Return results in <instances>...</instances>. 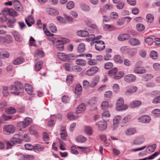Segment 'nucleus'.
Segmentation results:
<instances>
[{
    "instance_id": "obj_1",
    "label": "nucleus",
    "mask_w": 160,
    "mask_h": 160,
    "mask_svg": "<svg viewBox=\"0 0 160 160\" xmlns=\"http://www.w3.org/2000/svg\"><path fill=\"white\" fill-rule=\"evenodd\" d=\"M14 86L11 85L9 87V90L12 91L11 93L12 94L18 95L20 93L23 92L24 88L23 85L19 81L14 82Z\"/></svg>"
},
{
    "instance_id": "obj_2",
    "label": "nucleus",
    "mask_w": 160,
    "mask_h": 160,
    "mask_svg": "<svg viewBox=\"0 0 160 160\" xmlns=\"http://www.w3.org/2000/svg\"><path fill=\"white\" fill-rule=\"evenodd\" d=\"M11 142H7V148L8 149L11 148L12 146L15 145L20 143L22 140L20 139L19 136L18 134H15L11 139Z\"/></svg>"
},
{
    "instance_id": "obj_3",
    "label": "nucleus",
    "mask_w": 160,
    "mask_h": 160,
    "mask_svg": "<svg viewBox=\"0 0 160 160\" xmlns=\"http://www.w3.org/2000/svg\"><path fill=\"white\" fill-rule=\"evenodd\" d=\"M116 109L118 111L124 110L127 109L128 106L124 104V101L122 98H119L117 100L116 104Z\"/></svg>"
},
{
    "instance_id": "obj_4",
    "label": "nucleus",
    "mask_w": 160,
    "mask_h": 160,
    "mask_svg": "<svg viewBox=\"0 0 160 160\" xmlns=\"http://www.w3.org/2000/svg\"><path fill=\"white\" fill-rule=\"evenodd\" d=\"M3 131L8 133H13L15 131V127L12 125H8L5 126L3 128Z\"/></svg>"
},
{
    "instance_id": "obj_5",
    "label": "nucleus",
    "mask_w": 160,
    "mask_h": 160,
    "mask_svg": "<svg viewBox=\"0 0 160 160\" xmlns=\"http://www.w3.org/2000/svg\"><path fill=\"white\" fill-rule=\"evenodd\" d=\"M136 76L133 74H128L124 77L125 81L128 83L133 82L136 81Z\"/></svg>"
},
{
    "instance_id": "obj_6",
    "label": "nucleus",
    "mask_w": 160,
    "mask_h": 160,
    "mask_svg": "<svg viewBox=\"0 0 160 160\" xmlns=\"http://www.w3.org/2000/svg\"><path fill=\"white\" fill-rule=\"evenodd\" d=\"M95 42L96 43L95 46V48L97 50L101 51L105 48L104 42L103 41L101 40H96V41H95Z\"/></svg>"
},
{
    "instance_id": "obj_7",
    "label": "nucleus",
    "mask_w": 160,
    "mask_h": 160,
    "mask_svg": "<svg viewBox=\"0 0 160 160\" xmlns=\"http://www.w3.org/2000/svg\"><path fill=\"white\" fill-rule=\"evenodd\" d=\"M98 68L96 67H93L89 68L86 72V74L88 76L94 75L98 71Z\"/></svg>"
},
{
    "instance_id": "obj_8",
    "label": "nucleus",
    "mask_w": 160,
    "mask_h": 160,
    "mask_svg": "<svg viewBox=\"0 0 160 160\" xmlns=\"http://www.w3.org/2000/svg\"><path fill=\"white\" fill-rule=\"evenodd\" d=\"M121 119V117L119 115L117 116L114 117L113 120V124L112 129L113 130L117 128L118 126V124L119 123Z\"/></svg>"
},
{
    "instance_id": "obj_9",
    "label": "nucleus",
    "mask_w": 160,
    "mask_h": 160,
    "mask_svg": "<svg viewBox=\"0 0 160 160\" xmlns=\"http://www.w3.org/2000/svg\"><path fill=\"white\" fill-rule=\"evenodd\" d=\"M139 122L143 123H148L151 120V117L147 115H143L138 118Z\"/></svg>"
},
{
    "instance_id": "obj_10",
    "label": "nucleus",
    "mask_w": 160,
    "mask_h": 160,
    "mask_svg": "<svg viewBox=\"0 0 160 160\" xmlns=\"http://www.w3.org/2000/svg\"><path fill=\"white\" fill-rule=\"evenodd\" d=\"M57 56L59 59L63 61H67L70 59L68 55L65 54L63 53H58Z\"/></svg>"
},
{
    "instance_id": "obj_11",
    "label": "nucleus",
    "mask_w": 160,
    "mask_h": 160,
    "mask_svg": "<svg viewBox=\"0 0 160 160\" xmlns=\"http://www.w3.org/2000/svg\"><path fill=\"white\" fill-rule=\"evenodd\" d=\"M133 72L135 73L143 74L145 73L146 70L143 67H137L134 68Z\"/></svg>"
},
{
    "instance_id": "obj_12",
    "label": "nucleus",
    "mask_w": 160,
    "mask_h": 160,
    "mask_svg": "<svg viewBox=\"0 0 160 160\" xmlns=\"http://www.w3.org/2000/svg\"><path fill=\"white\" fill-rule=\"evenodd\" d=\"M13 4L15 8L17 11L21 12L23 10V7L21 5L20 2L18 1H14Z\"/></svg>"
},
{
    "instance_id": "obj_13",
    "label": "nucleus",
    "mask_w": 160,
    "mask_h": 160,
    "mask_svg": "<svg viewBox=\"0 0 160 160\" xmlns=\"http://www.w3.org/2000/svg\"><path fill=\"white\" fill-rule=\"evenodd\" d=\"M137 131L135 128H130L126 130L125 134L126 135L130 136L134 134Z\"/></svg>"
},
{
    "instance_id": "obj_14",
    "label": "nucleus",
    "mask_w": 160,
    "mask_h": 160,
    "mask_svg": "<svg viewBox=\"0 0 160 160\" xmlns=\"http://www.w3.org/2000/svg\"><path fill=\"white\" fill-rule=\"evenodd\" d=\"M24 61V59L22 57H19L13 61L12 63L14 65H18L22 64Z\"/></svg>"
},
{
    "instance_id": "obj_15",
    "label": "nucleus",
    "mask_w": 160,
    "mask_h": 160,
    "mask_svg": "<svg viewBox=\"0 0 160 160\" xmlns=\"http://www.w3.org/2000/svg\"><path fill=\"white\" fill-rule=\"evenodd\" d=\"M106 122H99L96 124L98 126L99 130L102 131L105 129L107 128Z\"/></svg>"
},
{
    "instance_id": "obj_16",
    "label": "nucleus",
    "mask_w": 160,
    "mask_h": 160,
    "mask_svg": "<svg viewBox=\"0 0 160 160\" xmlns=\"http://www.w3.org/2000/svg\"><path fill=\"white\" fill-rule=\"evenodd\" d=\"M130 38L128 34H122L119 35L118 38V40L120 41H123L129 39Z\"/></svg>"
},
{
    "instance_id": "obj_17",
    "label": "nucleus",
    "mask_w": 160,
    "mask_h": 160,
    "mask_svg": "<svg viewBox=\"0 0 160 160\" xmlns=\"http://www.w3.org/2000/svg\"><path fill=\"white\" fill-rule=\"evenodd\" d=\"M131 119V115H128L126 116L122 119L121 124L123 125L127 124L130 121Z\"/></svg>"
},
{
    "instance_id": "obj_18",
    "label": "nucleus",
    "mask_w": 160,
    "mask_h": 160,
    "mask_svg": "<svg viewBox=\"0 0 160 160\" xmlns=\"http://www.w3.org/2000/svg\"><path fill=\"white\" fill-rule=\"evenodd\" d=\"M99 81L98 77H96L93 78L90 83L89 86L91 88H94L98 84Z\"/></svg>"
},
{
    "instance_id": "obj_19",
    "label": "nucleus",
    "mask_w": 160,
    "mask_h": 160,
    "mask_svg": "<svg viewBox=\"0 0 160 160\" xmlns=\"http://www.w3.org/2000/svg\"><path fill=\"white\" fill-rule=\"evenodd\" d=\"M102 118L103 120L105 122L108 121L109 119L108 118L110 116V113L108 111H105L102 113Z\"/></svg>"
},
{
    "instance_id": "obj_20",
    "label": "nucleus",
    "mask_w": 160,
    "mask_h": 160,
    "mask_svg": "<svg viewBox=\"0 0 160 160\" xmlns=\"http://www.w3.org/2000/svg\"><path fill=\"white\" fill-rule=\"evenodd\" d=\"M25 88L26 91L28 94H32L33 92V89L31 85L28 84H25Z\"/></svg>"
},
{
    "instance_id": "obj_21",
    "label": "nucleus",
    "mask_w": 160,
    "mask_h": 160,
    "mask_svg": "<svg viewBox=\"0 0 160 160\" xmlns=\"http://www.w3.org/2000/svg\"><path fill=\"white\" fill-rule=\"evenodd\" d=\"M77 34L79 36L85 37L89 35V33L87 31L85 30H79L77 32Z\"/></svg>"
},
{
    "instance_id": "obj_22",
    "label": "nucleus",
    "mask_w": 160,
    "mask_h": 160,
    "mask_svg": "<svg viewBox=\"0 0 160 160\" xmlns=\"http://www.w3.org/2000/svg\"><path fill=\"white\" fill-rule=\"evenodd\" d=\"M86 109L85 104L82 103L78 106L77 108L76 112L77 113H80L84 111Z\"/></svg>"
},
{
    "instance_id": "obj_23",
    "label": "nucleus",
    "mask_w": 160,
    "mask_h": 160,
    "mask_svg": "<svg viewBox=\"0 0 160 160\" xmlns=\"http://www.w3.org/2000/svg\"><path fill=\"white\" fill-rule=\"evenodd\" d=\"M25 21L26 24L29 27L32 26L30 23L33 24L34 23V20L32 16L30 15L28 18V19H25Z\"/></svg>"
},
{
    "instance_id": "obj_24",
    "label": "nucleus",
    "mask_w": 160,
    "mask_h": 160,
    "mask_svg": "<svg viewBox=\"0 0 160 160\" xmlns=\"http://www.w3.org/2000/svg\"><path fill=\"white\" fill-rule=\"evenodd\" d=\"M64 43L65 42L62 40H58L56 42V48L59 50L62 51L64 49V46L63 45L59 44V43Z\"/></svg>"
},
{
    "instance_id": "obj_25",
    "label": "nucleus",
    "mask_w": 160,
    "mask_h": 160,
    "mask_svg": "<svg viewBox=\"0 0 160 160\" xmlns=\"http://www.w3.org/2000/svg\"><path fill=\"white\" fill-rule=\"evenodd\" d=\"M130 44L133 46H137L140 45V42L139 41L135 38H132L129 41Z\"/></svg>"
},
{
    "instance_id": "obj_26",
    "label": "nucleus",
    "mask_w": 160,
    "mask_h": 160,
    "mask_svg": "<svg viewBox=\"0 0 160 160\" xmlns=\"http://www.w3.org/2000/svg\"><path fill=\"white\" fill-rule=\"evenodd\" d=\"M12 35L15 40L20 42L22 41V38L20 34L17 32H12Z\"/></svg>"
},
{
    "instance_id": "obj_27",
    "label": "nucleus",
    "mask_w": 160,
    "mask_h": 160,
    "mask_svg": "<svg viewBox=\"0 0 160 160\" xmlns=\"http://www.w3.org/2000/svg\"><path fill=\"white\" fill-rule=\"evenodd\" d=\"M142 102L140 101H135L131 103L130 107L131 108H134L139 106L142 104Z\"/></svg>"
},
{
    "instance_id": "obj_28",
    "label": "nucleus",
    "mask_w": 160,
    "mask_h": 160,
    "mask_svg": "<svg viewBox=\"0 0 160 160\" xmlns=\"http://www.w3.org/2000/svg\"><path fill=\"white\" fill-rule=\"evenodd\" d=\"M82 91V86L79 84L77 85L75 88V93L77 96L80 95Z\"/></svg>"
},
{
    "instance_id": "obj_29",
    "label": "nucleus",
    "mask_w": 160,
    "mask_h": 160,
    "mask_svg": "<svg viewBox=\"0 0 160 160\" xmlns=\"http://www.w3.org/2000/svg\"><path fill=\"white\" fill-rule=\"evenodd\" d=\"M16 21V20L14 18H12V19H8L7 23L8 26L9 28H13L14 27L13 24Z\"/></svg>"
},
{
    "instance_id": "obj_30",
    "label": "nucleus",
    "mask_w": 160,
    "mask_h": 160,
    "mask_svg": "<svg viewBox=\"0 0 160 160\" xmlns=\"http://www.w3.org/2000/svg\"><path fill=\"white\" fill-rule=\"evenodd\" d=\"M124 74V73L123 72H117L115 76L113 77V78L115 80H118L122 77Z\"/></svg>"
},
{
    "instance_id": "obj_31",
    "label": "nucleus",
    "mask_w": 160,
    "mask_h": 160,
    "mask_svg": "<svg viewBox=\"0 0 160 160\" xmlns=\"http://www.w3.org/2000/svg\"><path fill=\"white\" fill-rule=\"evenodd\" d=\"M43 62L42 61H40L37 62L35 64V69L36 71H38L40 70L42 68Z\"/></svg>"
},
{
    "instance_id": "obj_32",
    "label": "nucleus",
    "mask_w": 160,
    "mask_h": 160,
    "mask_svg": "<svg viewBox=\"0 0 160 160\" xmlns=\"http://www.w3.org/2000/svg\"><path fill=\"white\" fill-rule=\"evenodd\" d=\"M47 12L50 15H57L58 14V12L56 10L52 8H48Z\"/></svg>"
},
{
    "instance_id": "obj_33",
    "label": "nucleus",
    "mask_w": 160,
    "mask_h": 160,
    "mask_svg": "<svg viewBox=\"0 0 160 160\" xmlns=\"http://www.w3.org/2000/svg\"><path fill=\"white\" fill-rule=\"evenodd\" d=\"M43 52L42 50H38L35 51L34 56L36 58H40L43 56Z\"/></svg>"
},
{
    "instance_id": "obj_34",
    "label": "nucleus",
    "mask_w": 160,
    "mask_h": 160,
    "mask_svg": "<svg viewBox=\"0 0 160 160\" xmlns=\"http://www.w3.org/2000/svg\"><path fill=\"white\" fill-rule=\"evenodd\" d=\"M4 43H10L11 42L13 39L11 36L10 35H7L4 37H3Z\"/></svg>"
},
{
    "instance_id": "obj_35",
    "label": "nucleus",
    "mask_w": 160,
    "mask_h": 160,
    "mask_svg": "<svg viewBox=\"0 0 160 160\" xmlns=\"http://www.w3.org/2000/svg\"><path fill=\"white\" fill-rule=\"evenodd\" d=\"M29 131L31 134L34 135L36 137H38V133L35 130L34 126H31L29 128Z\"/></svg>"
},
{
    "instance_id": "obj_36",
    "label": "nucleus",
    "mask_w": 160,
    "mask_h": 160,
    "mask_svg": "<svg viewBox=\"0 0 160 160\" xmlns=\"http://www.w3.org/2000/svg\"><path fill=\"white\" fill-rule=\"evenodd\" d=\"M137 90V88L136 86H132L130 88L127 89L126 93V94H131L134 93Z\"/></svg>"
},
{
    "instance_id": "obj_37",
    "label": "nucleus",
    "mask_w": 160,
    "mask_h": 160,
    "mask_svg": "<svg viewBox=\"0 0 160 160\" xmlns=\"http://www.w3.org/2000/svg\"><path fill=\"white\" fill-rule=\"evenodd\" d=\"M114 61L119 63H121L123 62V59L119 55H115L114 57Z\"/></svg>"
},
{
    "instance_id": "obj_38",
    "label": "nucleus",
    "mask_w": 160,
    "mask_h": 160,
    "mask_svg": "<svg viewBox=\"0 0 160 160\" xmlns=\"http://www.w3.org/2000/svg\"><path fill=\"white\" fill-rule=\"evenodd\" d=\"M144 139L142 138H137L133 141L134 144L138 145L142 143L144 141Z\"/></svg>"
},
{
    "instance_id": "obj_39",
    "label": "nucleus",
    "mask_w": 160,
    "mask_h": 160,
    "mask_svg": "<svg viewBox=\"0 0 160 160\" xmlns=\"http://www.w3.org/2000/svg\"><path fill=\"white\" fill-rule=\"evenodd\" d=\"M6 112L8 114H12L16 112V110L14 108L10 107L6 108Z\"/></svg>"
},
{
    "instance_id": "obj_40",
    "label": "nucleus",
    "mask_w": 160,
    "mask_h": 160,
    "mask_svg": "<svg viewBox=\"0 0 160 160\" xmlns=\"http://www.w3.org/2000/svg\"><path fill=\"white\" fill-rule=\"evenodd\" d=\"M28 125V124L25 122L24 121L19 122L17 124L18 127L20 129L24 128L27 127Z\"/></svg>"
},
{
    "instance_id": "obj_41",
    "label": "nucleus",
    "mask_w": 160,
    "mask_h": 160,
    "mask_svg": "<svg viewBox=\"0 0 160 160\" xmlns=\"http://www.w3.org/2000/svg\"><path fill=\"white\" fill-rule=\"evenodd\" d=\"M64 66L66 70L70 72L73 71V66L71 64L65 63L64 64Z\"/></svg>"
},
{
    "instance_id": "obj_42",
    "label": "nucleus",
    "mask_w": 160,
    "mask_h": 160,
    "mask_svg": "<svg viewBox=\"0 0 160 160\" xmlns=\"http://www.w3.org/2000/svg\"><path fill=\"white\" fill-rule=\"evenodd\" d=\"M47 25L46 24H43V29L45 34L48 36L52 37L53 36L54 34L51 33L46 28Z\"/></svg>"
},
{
    "instance_id": "obj_43",
    "label": "nucleus",
    "mask_w": 160,
    "mask_h": 160,
    "mask_svg": "<svg viewBox=\"0 0 160 160\" xmlns=\"http://www.w3.org/2000/svg\"><path fill=\"white\" fill-rule=\"evenodd\" d=\"M85 50V45L84 43H81L78 45V51L81 53L83 52Z\"/></svg>"
},
{
    "instance_id": "obj_44",
    "label": "nucleus",
    "mask_w": 160,
    "mask_h": 160,
    "mask_svg": "<svg viewBox=\"0 0 160 160\" xmlns=\"http://www.w3.org/2000/svg\"><path fill=\"white\" fill-rule=\"evenodd\" d=\"M86 140V138L82 136H78L76 138V140L78 142L81 143L85 142Z\"/></svg>"
},
{
    "instance_id": "obj_45",
    "label": "nucleus",
    "mask_w": 160,
    "mask_h": 160,
    "mask_svg": "<svg viewBox=\"0 0 160 160\" xmlns=\"http://www.w3.org/2000/svg\"><path fill=\"white\" fill-rule=\"evenodd\" d=\"M118 71V69L116 68H113L108 72V75L110 76H114Z\"/></svg>"
},
{
    "instance_id": "obj_46",
    "label": "nucleus",
    "mask_w": 160,
    "mask_h": 160,
    "mask_svg": "<svg viewBox=\"0 0 160 160\" xmlns=\"http://www.w3.org/2000/svg\"><path fill=\"white\" fill-rule=\"evenodd\" d=\"M101 106L103 109H107L109 107L108 102L106 101H103L102 102Z\"/></svg>"
},
{
    "instance_id": "obj_47",
    "label": "nucleus",
    "mask_w": 160,
    "mask_h": 160,
    "mask_svg": "<svg viewBox=\"0 0 160 160\" xmlns=\"http://www.w3.org/2000/svg\"><path fill=\"white\" fill-rule=\"evenodd\" d=\"M76 63L77 64L80 65L82 66H84L86 64V62L83 59H78L76 61Z\"/></svg>"
},
{
    "instance_id": "obj_48",
    "label": "nucleus",
    "mask_w": 160,
    "mask_h": 160,
    "mask_svg": "<svg viewBox=\"0 0 160 160\" xmlns=\"http://www.w3.org/2000/svg\"><path fill=\"white\" fill-rule=\"evenodd\" d=\"M136 28L138 31H142L145 29V27L142 24L138 23L137 24Z\"/></svg>"
},
{
    "instance_id": "obj_49",
    "label": "nucleus",
    "mask_w": 160,
    "mask_h": 160,
    "mask_svg": "<svg viewBox=\"0 0 160 160\" xmlns=\"http://www.w3.org/2000/svg\"><path fill=\"white\" fill-rule=\"evenodd\" d=\"M60 135L61 138L63 140H65L67 136L66 131L64 129L61 130Z\"/></svg>"
},
{
    "instance_id": "obj_50",
    "label": "nucleus",
    "mask_w": 160,
    "mask_h": 160,
    "mask_svg": "<svg viewBox=\"0 0 160 160\" xmlns=\"http://www.w3.org/2000/svg\"><path fill=\"white\" fill-rule=\"evenodd\" d=\"M150 56L152 59H156L158 58V54L156 52L152 51L150 53Z\"/></svg>"
},
{
    "instance_id": "obj_51",
    "label": "nucleus",
    "mask_w": 160,
    "mask_h": 160,
    "mask_svg": "<svg viewBox=\"0 0 160 160\" xmlns=\"http://www.w3.org/2000/svg\"><path fill=\"white\" fill-rule=\"evenodd\" d=\"M153 75L151 74H145L142 76L143 78L145 79L146 81H148L153 78Z\"/></svg>"
},
{
    "instance_id": "obj_52",
    "label": "nucleus",
    "mask_w": 160,
    "mask_h": 160,
    "mask_svg": "<svg viewBox=\"0 0 160 160\" xmlns=\"http://www.w3.org/2000/svg\"><path fill=\"white\" fill-rule=\"evenodd\" d=\"M146 19L148 22L151 23L153 21L154 18L152 15L151 14H148L146 16Z\"/></svg>"
},
{
    "instance_id": "obj_53",
    "label": "nucleus",
    "mask_w": 160,
    "mask_h": 160,
    "mask_svg": "<svg viewBox=\"0 0 160 160\" xmlns=\"http://www.w3.org/2000/svg\"><path fill=\"white\" fill-rule=\"evenodd\" d=\"M67 118L70 120H74L78 118L77 116H75L73 113L70 112L68 114Z\"/></svg>"
},
{
    "instance_id": "obj_54",
    "label": "nucleus",
    "mask_w": 160,
    "mask_h": 160,
    "mask_svg": "<svg viewBox=\"0 0 160 160\" xmlns=\"http://www.w3.org/2000/svg\"><path fill=\"white\" fill-rule=\"evenodd\" d=\"M7 20V18L5 13H0V22H3Z\"/></svg>"
},
{
    "instance_id": "obj_55",
    "label": "nucleus",
    "mask_w": 160,
    "mask_h": 160,
    "mask_svg": "<svg viewBox=\"0 0 160 160\" xmlns=\"http://www.w3.org/2000/svg\"><path fill=\"white\" fill-rule=\"evenodd\" d=\"M9 15L11 16L16 17L18 16V13L14 9L11 8L9 13Z\"/></svg>"
},
{
    "instance_id": "obj_56",
    "label": "nucleus",
    "mask_w": 160,
    "mask_h": 160,
    "mask_svg": "<svg viewBox=\"0 0 160 160\" xmlns=\"http://www.w3.org/2000/svg\"><path fill=\"white\" fill-rule=\"evenodd\" d=\"M34 149L35 150L42 151L44 147L41 145L37 144L35 145Z\"/></svg>"
},
{
    "instance_id": "obj_57",
    "label": "nucleus",
    "mask_w": 160,
    "mask_h": 160,
    "mask_svg": "<svg viewBox=\"0 0 160 160\" xmlns=\"http://www.w3.org/2000/svg\"><path fill=\"white\" fill-rule=\"evenodd\" d=\"M156 144H153L148 147L147 148L148 150L150 152H153L156 147Z\"/></svg>"
},
{
    "instance_id": "obj_58",
    "label": "nucleus",
    "mask_w": 160,
    "mask_h": 160,
    "mask_svg": "<svg viewBox=\"0 0 160 160\" xmlns=\"http://www.w3.org/2000/svg\"><path fill=\"white\" fill-rule=\"evenodd\" d=\"M113 63L111 62H108L104 64V68L106 69L111 68L113 67Z\"/></svg>"
},
{
    "instance_id": "obj_59",
    "label": "nucleus",
    "mask_w": 160,
    "mask_h": 160,
    "mask_svg": "<svg viewBox=\"0 0 160 160\" xmlns=\"http://www.w3.org/2000/svg\"><path fill=\"white\" fill-rule=\"evenodd\" d=\"M43 137L44 141L46 142V143L47 144L49 143L48 141L49 140V138L48 135L46 132H44L43 134Z\"/></svg>"
},
{
    "instance_id": "obj_60",
    "label": "nucleus",
    "mask_w": 160,
    "mask_h": 160,
    "mask_svg": "<svg viewBox=\"0 0 160 160\" xmlns=\"http://www.w3.org/2000/svg\"><path fill=\"white\" fill-rule=\"evenodd\" d=\"M74 5V3L72 1H70L67 4V8L69 9L73 8Z\"/></svg>"
},
{
    "instance_id": "obj_61",
    "label": "nucleus",
    "mask_w": 160,
    "mask_h": 160,
    "mask_svg": "<svg viewBox=\"0 0 160 160\" xmlns=\"http://www.w3.org/2000/svg\"><path fill=\"white\" fill-rule=\"evenodd\" d=\"M136 50L134 49H129V50L128 52L129 55L132 57L134 56L136 53Z\"/></svg>"
},
{
    "instance_id": "obj_62",
    "label": "nucleus",
    "mask_w": 160,
    "mask_h": 160,
    "mask_svg": "<svg viewBox=\"0 0 160 160\" xmlns=\"http://www.w3.org/2000/svg\"><path fill=\"white\" fill-rule=\"evenodd\" d=\"M57 20L60 23H66L67 21L62 17L61 16H58L56 18Z\"/></svg>"
},
{
    "instance_id": "obj_63",
    "label": "nucleus",
    "mask_w": 160,
    "mask_h": 160,
    "mask_svg": "<svg viewBox=\"0 0 160 160\" xmlns=\"http://www.w3.org/2000/svg\"><path fill=\"white\" fill-rule=\"evenodd\" d=\"M3 89V93L4 96H7L8 94L9 93L8 92V88L6 86L2 87Z\"/></svg>"
},
{
    "instance_id": "obj_64",
    "label": "nucleus",
    "mask_w": 160,
    "mask_h": 160,
    "mask_svg": "<svg viewBox=\"0 0 160 160\" xmlns=\"http://www.w3.org/2000/svg\"><path fill=\"white\" fill-rule=\"evenodd\" d=\"M103 28L105 30H108L111 31L113 29V26L112 25L105 24L103 26Z\"/></svg>"
}]
</instances>
